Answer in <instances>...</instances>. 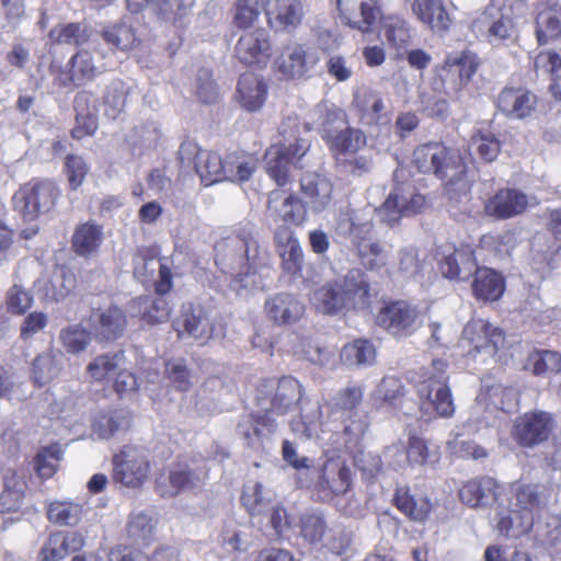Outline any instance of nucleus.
Returning <instances> with one entry per match:
<instances>
[{
    "mask_svg": "<svg viewBox=\"0 0 561 561\" xmlns=\"http://www.w3.org/2000/svg\"><path fill=\"white\" fill-rule=\"evenodd\" d=\"M425 206V196L413 190L397 186L387 199L374 210L369 207L342 209L336 218V231L351 238V241L357 244L365 241L373 232V213L376 214L380 222L393 227L402 217L419 214Z\"/></svg>",
    "mask_w": 561,
    "mask_h": 561,
    "instance_id": "obj_1",
    "label": "nucleus"
},
{
    "mask_svg": "<svg viewBox=\"0 0 561 561\" xmlns=\"http://www.w3.org/2000/svg\"><path fill=\"white\" fill-rule=\"evenodd\" d=\"M215 263L224 273L230 274L231 288L241 294L254 287V274L266 257V250L259 244L251 222L238 226L233 236L215 247Z\"/></svg>",
    "mask_w": 561,
    "mask_h": 561,
    "instance_id": "obj_2",
    "label": "nucleus"
},
{
    "mask_svg": "<svg viewBox=\"0 0 561 561\" xmlns=\"http://www.w3.org/2000/svg\"><path fill=\"white\" fill-rule=\"evenodd\" d=\"M371 289L365 273L358 268L342 278L317 288L311 296L314 308L325 314L343 310H364L370 306Z\"/></svg>",
    "mask_w": 561,
    "mask_h": 561,
    "instance_id": "obj_3",
    "label": "nucleus"
},
{
    "mask_svg": "<svg viewBox=\"0 0 561 561\" xmlns=\"http://www.w3.org/2000/svg\"><path fill=\"white\" fill-rule=\"evenodd\" d=\"M413 163L422 173H432L439 179H447L448 186H456L462 193L469 191L470 184L466 179L467 169L456 151L440 144H425L413 152Z\"/></svg>",
    "mask_w": 561,
    "mask_h": 561,
    "instance_id": "obj_4",
    "label": "nucleus"
},
{
    "mask_svg": "<svg viewBox=\"0 0 561 561\" xmlns=\"http://www.w3.org/2000/svg\"><path fill=\"white\" fill-rule=\"evenodd\" d=\"M282 140L273 145L265 153L266 172L283 186L288 181L289 164H296L310 148L308 139L299 137L297 117L288 116L279 127Z\"/></svg>",
    "mask_w": 561,
    "mask_h": 561,
    "instance_id": "obj_5",
    "label": "nucleus"
},
{
    "mask_svg": "<svg viewBox=\"0 0 561 561\" xmlns=\"http://www.w3.org/2000/svg\"><path fill=\"white\" fill-rule=\"evenodd\" d=\"M447 364L443 359H433L426 368L423 379L416 386L422 417L435 415L450 417L455 412L454 399L447 385Z\"/></svg>",
    "mask_w": 561,
    "mask_h": 561,
    "instance_id": "obj_6",
    "label": "nucleus"
},
{
    "mask_svg": "<svg viewBox=\"0 0 561 561\" xmlns=\"http://www.w3.org/2000/svg\"><path fill=\"white\" fill-rule=\"evenodd\" d=\"M209 468L203 458L180 461L164 469L156 479V491L162 497L181 492H197L208 480Z\"/></svg>",
    "mask_w": 561,
    "mask_h": 561,
    "instance_id": "obj_7",
    "label": "nucleus"
},
{
    "mask_svg": "<svg viewBox=\"0 0 561 561\" xmlns=\"http://www.w3.org/2000/svg\"><path fill=\"white\" fill-rule=\"evenodd\" d=\"M301 385L294 377H283L279 380L266 379L261 381L256 390V402L260 412L273 417L284 415L301 399Z\"/></svg>",
    "mask_w": 561,
    "mask_h": 561,
    "instance_id": "obj_8",
    "label": "nucleus"
},
{
    "mask_svg": "<svg viewBox=\"0 0 561 561\" xmlns=\"http://www.w3.org/2000/svg\"><path fill=\"white\" fill-rule=\"evenodd\" d=\"M60 196L57 184L50 180H32L24 184L14 195L15 210L26 221L50 211Z\"/></svg>",
    "mask_w": 561,
    "mask_h": 561,
    "instance_id": "obj_9",
    "label": "nucleus"
},
{
    "mask_svg": "<svg viewBox=\"0 0 561 561\" xmlns=\"http://www.w3.org/2000/svg\"><path fill=\"white\" fill-rule=\"evenodd\" d=\"M151 471L148 453L138 446H124L113 458V479L127 488H140Z\"/></svg>",
    "mask_w": 561,
    "mask_h": 561,
    "instance_id": "obj_10",
    "label": "nucleus"
},
{
    "mask_svg": "<svg viewBox=\"0 0 561 561\" xmlns=\"http://www.w3.org/2000/svg\"><path fill=\"white\" fill-rule=\"evenodd\" d=\"M300 534L308 542H321L334 554H342L350 545L347 535L341 529L328 528L323 514L318 511H307L301 515Z\"/></svg>",
    "mask_w": 561,
    "mask_h": 561,
    "instance_id": "obj_11",
    "label": "nucleus"
},
{
    "mask_svg": "<svg viewBox=\"0 0 561 561\" xmlns=\"http://www.w3.org/2000/svg\"><path fill=\"white\" fill-rule=\"evenodd\" d=\"M473 27L485 33L493 45L514 43L518 37L516 22L510 12L490 3L473 22Z\"/></svg>",
    "mask_w": 561,
    "mask_h": 561,
    "instance_id": "obj_12",
    "label": "nucleus"
},
{
    "mask_svg": "<svg viewBox=\"0 0 561 561\" xmlns=\"http://www.w3.org/2000/svg\"><path fill=\"white\" fill-rule=\"evenodd\" d=\"M352 485L351 470L337 459H329L317 471L313 491L322 502H331L347 493Z\"/></svg>",
    "mask_w": 561,
    "mask_h": 561,
    "instance_id": "obj_13",
    "label": "nucleus"
},
{
    "mask_svg": "<svg viewBox=\"0 0 561 561\" xmlns=\"http://www.w3.org/2000/svg\"><path fill=\"white\" fill-rule=\"evenodd\" d=\"M556 427L551 413L533 411L523 414L514 422L512 435L524 447H534L546 442Z\"/></svg>",
    "mask_w": 561,
    "mask_h": 561,
    "instance_id": "obj_14",
    "label": "nucleus"
},
{
    "mask_svg": "<svg viewBox=\"0 0 561 561\" xmlns=\"http://www.w3.org/2000/svg\"><path fill=\"white\" fill-rule=\"evenodd\" d=\"M462 341L472 348L470 354H484L488 357L494 356L504 345V332L483 319H473L467 323L462 331Z\"/></svg>",
    "mask_w": 561,
    "mask_h": 561,
    "instance_id": "obj_15",
    "label": "nucleus"
},
{
    "mask_svg": "<svg viewBox=\"0 0 561 561\" xmlns=\"http://www.w3.org/2000/svg\"><path fill=\"white\" fill-rule=\"evenodd\" d=\"M272 53L270 33L263 27L244 31L234 45V56L243 65L265 66Z\"/></svg>",
    "mask_w": 561,
    "mask_h": 561,
    "instance_id": "obj_16",
    "label": "nucleus"
},
{
    "mask_svg": "<svg viewBox=\"0 0 561 561\" xmlns=\"http://www.w3.org/2000/svg\"><path fill=\"white\" fill-rule=\"evenodd\" d=\"M340 16L352 28L369 33L381 20L378 0H335Z\"/></svg>",
    "mask_w": 561,
    "mask_h": 561,
    "instance_id": "obj_17",
    "label": "nucleus"
},
{
    "mask_svg": "<svg viewBox=\"0 0 561 561\" xmlns=\"http://www.w3.org/2000/svg\"><path fill=\"white\" fill-rule=\"evenodd\" d=\"M479 66L471 51H456L447 56L443 68V82L448 95H456L472 78Z\"/></svg>",
    "mask_w": 561,
    "mask_h": 561,
    "instance_id": "obj_18",
    "label": "nucleus"
},
{
    "mask_svg": "<svg viewBox=\"0 0 561 561\" xmlns=\"http://www.w3.org/2000/svg\"><path fill=\"white\" fill-rule=\"evenodd\" d=\"M548 503L546 489L538 484H523L515 488L508 505L513 514L527 517L533 525Z\"/></svg>",
    "mask_w": 561,
    "mask_h": 561,
    "instance_id": "obj_19",
    "label": "nucleus"
},
{
    "mask_svg": "<svg viewBox=\"0 0 561 561\" xmlns=\"http://www.w3.org/2000/svg\"><path fill=\"white\" fill-rule=\"evenodd\" d=\"M533 204H537L534 197L515 188H503L485 202L484 210L496 219H507L522 214Z\"/></svg>",
    "mask_w": 561,
    "mask_h": 561,
    "instance_id": "obj_20",
    "label": "nucleus"
},
{
    "mask_svg": "<svg viewBox=\"0 0 561 561\" xmlns=\"http://www.w3.org/2000/svg\"><path fill=\"white\" fill-rule=\"evenodd\" d=\"M71 79L77 84L92 81L110 69V62L103 50L98 47L81 49L70 59Z\"/></svg>",
    "mask_w": 561,
    "mask_h": 561,
    "instance_id": "obj_21",
    "label": "nucleus"
},
{
    "mask_svg": "<svg viewBox=\"0 0 561 561\" xmlns=\"http://www.w3.org/2000/svg\"><path fill=\"white\" fill-rule=\"evenodd\" d=\"M90 319L94 337L99 341H115L123 336L127 327V317L117 306L98 309Z\"/></svg>",
    "mask_w": 561,
    "mask_h": 561,
    "instance_id": "obj_22",
    "label": "nucleus"
},
{
    "mask_svg": "<svg viewBox=\"0 0 561 561\" xmlns=\"http://www.w3.org/2000/svg\"><path fill=\"white\" fill-rule=\"evenodd\" d=\"M496 106L508 118L524 119L535 112L537 96L523 87L504 88L497 95Z\"/></svg>",
    "mask_w": 561,
    "mask_h": 561,
    "instance_id": "obj_23",
    "label": "nucleus"
},
{
    "mask_svg": "<svg viewBox=\"0 0 561 561\" xmlns=\"http://www.w3.org/2000/svg\"><path fill=\"white\" fill-rule=\"evenodd\" d=\"M417 311L405 301H394L386 306L378 314L379 325L393 335H407L416 328Z\"/></svg>",
    "mask_w": 561,
    "mask_h": 561,
    "instance_id": "obj_24",
    "label": "nucleus"
},
{
    "mask_svg": "<svg viewBox=\"0 0 561 561\" xmlns=\"http://www.w3.org/2000/svg\"><path fill=\"white\" fill-rule=\"evenodd\" d=\"M319 58L304 45H288L282 51L277 65L278 70L289 78H301L314 68Z\"/></svg>",
    "mask_w": 561,
    "mask_h": 561,
    "instance_id": "obj_25",
    "label": "nucleus"
},
{
    "mask_svg": "<svg viewBox=\"0 0 561 561\" xmlns=\"http://www.w3.org/2000/svg\"><path fill=\"white\" fill-rule=\"evenodd\" d=\"M173 325L179 336L186 333L191 337L202 342L219 335V332H216L206 312L202 308H193L192 306L183 308L181 318L178 319Z\"/></svg>",
    "mask_w": 561,
    "mask_h": 561,
    "instance_id": "obj_26",
    "label": "nucleus"
},
{
    "mask_svg": "<svg viewBox=\"0 0 561 561\" xmlns=\"http://www.w3.org/2000/svg\"><path fill=\"white\" fill-rule=\"evenodd\" d=\"M411 11L420 23L435 33L447 31L451 24L442 0H412Z\"/></svg>",
    "mask_w": 561,
    "mask_h": 561,
    "instance_id": "obj_27",
    "label": "nucleus"
},
{
    "mask_svg": "<svg viewBox=\"0 0 561 561\" xmlns=\"http://www.w3.org/2000/svg\"><path fill=\"white\" fill-rule=\"evenodd\" d=\"M84 546V537L77 533L56 531L50 534L39 551L42 561H60L69 553Z\"/></svg>",
    "mask_w": 561,
    "mask_h": 561,
    "instance_id": "obj_28",
    "label": "nucleus"
},
{
    "mask_svg": "<svg viewBox=\"0 0 561 561\" xmlns=\"http://www.w3.org/2000/svg\"><path fill=\"white\" fill-rule=\"evenodd\" d=\"M496 489L497 483L493 478L480 477L466 482L459 490V497L470 507H488L497 499Z\"/></svg>",
    "mask_w": 561,
    "mask_h": 561,
    "instance_id": "obj_29",
    "label": "nucleus"
},
{
    "mask_svg": "<svg viewBox=\"0 0 561 561\" xmlns=\"http://www.w3.org/2000/svg\"><path fill=\"white\" fill-rule=\"evenodd\" d=\"M307 129H318L324 140L331 130H337L347 123L346 113L328 102L317 104L308 115Z\"/></svg>",
    "mask_w": 561,
    "mask_h": 561,
    "instance_id": "obj_30",
    "label": "nucleus"
},
{
    "mask_svg": "<svg viewBox=\"0 0 561 561\" xmlns=\"http://www.w3.org/2000/svg\"><path fill=\"white\" fill-rule=\"evenodd\" d=\"M75 287V276L65 270L54 273L51 277H43L35 282L38 298L45 302H58L62 300Z\"/></svg>",
    "mask_w": 561,
    "mask_h": 561,
    "instance_id": "obj_31",
    "label": "nucleus"
},
{
    "mask_svg": "<svg viewBox=\"0 0 561 561\" xmlns=\"http://www.w3.org/2000/svg\"><path fill=\"white\" fill-rule=\"evenodd\" d=\"M265 311L274 322L288 324L302 317L305 306L290 294H278L265 301Z\"/></svg>",
    "mask_w": 561,
    "mask_h": 561,
    "instance_id": "obj_32",
    "label": "nucleus"
},
{
    "mask_svg": "<svg viewBox=\"0 0 561 561\" xmlns=\"http://www.w3.org/2000/svg\"><path fill=\"white\" fill-rule=\"evenodd\" d=\"M237 91L241 107L248 112H256L266 100L267 85L257 75L245 72L239 79Z\"/></svg>",
    "mask_w": 561,
    "mask_h": 561,
    "instance_id": "obj_33",
    "label": "nucleus"
},
{
    "mask_svg": "<svg viewBox=\"0 0 561 561\" xmlns=\"http://www.w3.org/2000/svg\"><path fill=\"white\" fill-rule=\"evenodd\" d=\"M300 186L312 210L322 211L330 205L333 185L327 178L316 173L305 174Z\"/></svg>",
    "mask_w": 561,
    "mask_h": 561,
    "instance_id": "obj_34",
    "label": "nucleus"
},
{
    "mask_svg": "<svg viewBox=\"0 0 561 561\" xmlns=\"http://www.w3.org/2000/svg\"><path fill=\"white\" fill-rule=\"evenodd\" d=\"M265 14L273 27H295L301 21L302 7L298 0H266Z\"/></svg>",
    "mask_w": 561,
    "mask_h": 561,
    "instance_id": "obj_35",
    "label": "nucleus"
},
{
    "mask_svg": "<svg viewBox=\"0 0 561 561\" xmlns=\"http://www.w3.org/2000/svg\"><path fill=\"white\" fill-rule=\"evenodd\" d=\"M329 133L324 142L330 151L336 156V159L339 156L355 153L366 145V136L364 133L357 128L351 127L348 123L340 129Z\"/></svg>",
    "mask_w": 561,
    "mask_h": 561,
    "instance_id": "obj_36",
    "label": "nucleus"
},
{
    "mask_svg": "<svg viewBox=\"0 0 561 561\" xmlns=\"http://www.w3.org/2000/svg\"><path fill=\"white\" fill-rule=\"evenodd\" d=\"M77 126L72 129L75 138L92 135L96 130V100L91 92H79L75 98Z\"/></svg>",
    "mask_w": 561,
    "mask_h": 561,
    "instance_id": "obj_37",
    "label": "nucleus"
},
{
    "mask_svg": "<svg viewBox=\"0 0 561 561\" xmlns=\"http://www.w3.org/2000/svg\"><path fill=\"white\" fill-rule=\"evenodd\" d=\"M476 270L477 262L469 248L455 250L440 263L442 274L449 279L467 280Z\"/></svg>",
    "mask_w": 561,
    "mask_h": 561,
    "instance_id": "obj_38",
    "label": "nucleus"
},
{
    "mask_svg": "<svg viewBox=\"0 0 561 561\" xmlns=\"http://www.w3.org/2000/svg\"><path fill=\"white\" fill-rule=\"evenodd\" d=\"M25 482L12 469H7L2 476V491L0 493V513L16 512L23 504Z\"/></svg>",
    "mask_w": 561,
    "mask_h": 561,
    "instance_id": "obj_39",
    "label": "nucleus"
},
{
    "mask_svg": "<svg viewBox=\"0 0 561 561\" xmlns=\"http://www.w3.org/2000/svg\"><path fill=\"white\" fill-rule=\"evenodd\" d=\"M276 428L274 417L260 412L256 416H245L238 424V433L251 447H256L262 439L272 434Z\"/></svg>",
    "mask_w": 561,
    "mask_h": 561,
    "instance_id": "obj_40",
    "label": "nucleus"
},
{
    "mask_svg": "<svg viewBox=\"0 0 561 561\" xmlns=\"http://www.w3.org/2000/svg\"><path fill=\"white\" fill-rule=\"evenodd\" d=\"M103 242V227L94 221L77 226L72 236V248L80 256L95 253Z\"/></svg>",
    "mask_w": 561,
    "mask_h": 561,
    "instance_id": "obj_41",
    "label": "nucleus"
},
{
    "mask_svg": "<svg viewBox=\"0 0 561 561\" xmlns=\"http://www.w3.org/2000/svg\"><path fill=\"white\" fill-rule=\"evenodd\" d=\"M126 365V357L123 351L106 353L96 356L87 366V375L98 382L111 381L118 369Z\"/></svg>",
    "mask_w": 561,
    "mask_h": 561,
    "instance_id": "obj_42",
    "label": "nucleus"
},
{
    "mask_svg": "<svg viewBox=\"0 0 561 561\" xmlns=\"http://www.w3.org/2000/svg\"><path fill=\"white\" fill-rule=\"evenodd\" d=\"M129 426V412L122 409L98 415L93 421L92 431L99 438L110 439L125 433Z\"/></svg>",
    "mask_w": 561,
    "mask_h": 561,
    "instance_id": "obj_43",
    "label": "nucleus"
},
{
    "mask_svg": "<svg viewBox=\"0 0 561 561\" xmlns=\"http://www.w3.org/2000/svg\"><path fill=\"white\" fill-rule=\"evenodd\" d=\"M87 511L83 504L70 500L53 501L47 507V518L58 526H77Z\"/></svg>",
    "mask_w": 561,
    "mask_h": 561,
    "instance_id": "obj_44",
    "label": "nucleus"
},
{
    "mask_svg": "<svg viewBox=\"0 0 561 561\" xmlns=\"http://www.w3.org/2000/svg\"><path fill=\"white\" fill-rule=\"evenodd\" d=\"M473 274V293L478 298L494 301L502 296L504 279L499 273L488 267H477Z\"/></svg>",
    "mask_w": 561,
    "mask_h": 561,
    "instance_id": "obj_45",
    "label": "nucleus"
},
{
    "mask_svg": "<svg viewBox=\"0 0 561 561\" xmlns=\"http://www.w3.org/2000/svg\"><path fill=\"white\" fill-rule=\"evenodd\" d=\"M280 191H273L268 198V209L276 213L285 224L300 225L306 218V208L300 199L293 195L283 198L280 208L276 203L282 198Z\"/></svg>",
    "mask_w": 561,
    "mask_h": 561,
    "instance_id": "obj_46",
    "label": "nucleus"
},
{
    "mask_svg": "<svg viewBox=\"0 0 561 561\" xmlns=\"http://www.w3.org/2000/svg\"><path fill=\"white\" fill-rule=\"evenodd\" d=\"M156 522L147 512H133L129 515L126 531L133 543L145 547L154 539Z\"/></svg>",
    "mask_w": 561,
    "mask_h": 561,
    "instance_id": "obj_47",
    "label": "nucleus"
},
{
    "mask_svg": "<svg viewBox=\"0 0 561 561\" xmlns=\"http://www.w3.org/2000/svg\"><path fill=\"white\" fill-rule=\"evenodd\" d=\"M561 35V7L553 5L542 9L536 19V36L539 45Z\"/></svg>",
    "mask_w": 561,
    "mask_h": 561,
    "instance_id": "obj_48",
    "label": "nucleus"
},
{
    "mask_svg": "<svg viewBox=\"0 0 561 561\" xmlns=\"http://www.w3.org/2000/svg\"><path fill=\"white\" fill-rule=\"evenodd\" d=\"M533 524L519 514L511 512V505L506 511H499L494 517L495 530L506 538H519L526 535L531 528Z\"/></svg>",
    "mask_w": 561,
    "mask_h": 561,
    "instance_id": "obj_49",
    "label": "nucleus"
},
{
    "mask_svg": "<svg viewBox=\"0 0 561 561\" xmlns=\"http://www.w3.org/2000/svg\"><path fill=\"white\" fill-rule=\"evenodd\" d=\"M376 347L368 340H355L342 348L341 358L348 366L365 367L376 362Z\"/></svg>",
    "mask_w": 561,
    "mask_h": 561,
    "instance_id": "obj_50",
    "label": "nucleus"
},
{
    "mask_svg": "<svg viewBox=\"0 0 561 561\" xmlns=\"http://www.w3.org/2000/svg\"><path fill=\"white\" fill-rule=\"evenodd\" d=\"M383 37L387 43L396 49L405 48L411 41V27L409 23L398 15L382 16Z\"/></svg>",
    "mask_w": 561,
    "mask_h": 561,
    "instance_id": "obj_51",
    "label": "nucleus"
},
{
    "mask_svg": "<svg viewBox=\"0 0 561 561\" xmlns=\"http://www.w3.org/2000/svg\"><path fill=\"white\" fill-rule=\"evenodd\" d=\"M128 94L129 87L121 79H113L107 84L103 104L104 113L108 118L115 119L125 111Z\"/></svg>",
    "mask_w": 561,
    "mask_h": 561,
    "instance_id": "obj_52",
    "label": "nucleus"
},
{
    "mask_svg": "<svg viewBox=\"0 0 561 561\" xmlns=\"http://www.w3.org/2000/svg\"><path fill=\"white\" fill-rule=\"evenodd\" d=\"M226 180L231 182H245L256 170L255 157L245 153H229L226 156Z\"/></svg>",
    "mask_w": 561,
    "mask_h": 561,
    "instance_id": "obj_53",
    "label": "nucleus"
},
{
    "mask_svg": "<svg viewBox=\"0 0 561 561\" xmlns=\"http://www.w3.org/2000/svg\"><path fill=\"white\" fill-rule=\"evenodd\" d=\"M360 110V121L366 125L383 126L389 124L390 116L386 112L383 101L377 95H364L355 99Z\"/></svg>",
    "mask_w": 561,
    "mask_h": 561,
    "instance_id": "obj_54",
    "label": "nucleus"
},
{
    "mask_svg": "<svg viewBox=\"0 0 561 561\" xmlns=\"http://www.w3.org/2000/svg\"><path fill=\"white\" fill-rule=\"evenodd\" d=\"M59 354L47 351L39 354L32 365V379L38 386H44L55 379L60 370Z\"/></svg>",
    "mask_w": 561,
    "mask_h": 561,
    "instance_id": "obj_55",
    "label": "nucleus"
},
{
    "mask_svg": "<svg viewBox=\"0 0 561 561\" xmlns=\"http://www.w3.org/2000/svg\"><path fill=\"white\" fill-rule=\"evenodd\" d=\"M364 390L360 386H347L340 390L331 400L330 407L333 413H341L347 419L357 416L356 409L362 403Z\"/></svg>",
    "mask_w": 561,
    "mask_h": 561,
    "instance_id": "obj_56",
    "label": "nucleus"
},
{
    "mask_svg": "<svg viewBox=\"0 0 561 561\" xmlns=\"http://www.w3.org/2000/svg\"><path fill=\"white\" fill-rule=\"evenodd\" d=\"M396 506L408 517L415 522H424L432 508L425 497H415L408 490H398L394 497Z\"/></svg>",
    "mask_w": 561,
    "mask_h": 561,
    "instance_id": "obj_57",
    "label": "nucleus"
},
{
    "mask_svg": "<svg viewBox=\"0 0 561 561\" xmlns=\"http://www.w3.org/2000/svg\"><path fill=\"white\" fill-rule=\"evenodd\" d=\"M226 157L222 159L215 152L205 151L201 156V164L196 173L206 186L226 180Z\"/></svg>",
    "mask_w": 561,
    "mask_h": 561,
    "instance_id": "obj_58",
    "label": "nucleus"
},
{
    "mask_svg": "<svg viewBox=\"0 0 561 561\" xmlns=\"http://www.w3.org/2000/svg\"><path fill=\"white\" fill-rule=\"evenodd\" d=\"M193 4L194 0H154L150 9L160 19L178 24L190 14Z\"/></svg>",
    "mask_w": 561,
    "mask_h": 561,
    "instance_id": "obj_59",
    "label": "nucleus"
},
{
    "mask_svg": "<svg viewBox=\"0 0 561 561\" xmlns=\"http://www.w3.org/2000/svg\"><path fill=\"white\" fill-rule=\"evenodd\" d=\"M355 247L360 264L366 270L378 272L387 266L389 254L380 242H366L365 240Z\"/></svg>",
    "mask_w": 561,
    "mask_h": 561,
    "instance_id": "obj_60",
    "label": "nucleus"
},
{
    "mask_svg": "<svg viewBox=\"0 0 561 561\" xmlns=\"http://www.w3.org/2000/svg\"><path fill=\"white\" fill-rule=\"evenodd\" d=\"M102 36L106 44L123 51L130 50L139 44L134 28L125 22L105 27Z\"/></svg>",
    "mask_w": 561,
    "mask_h": 561,
    "instance_id": "obj_61",
    "label": "nucleus"
},
{
    "mask_svg": "<svg viewBox=\"0 0 561 561\" xmlns=\"http://www.w3.org/2000/svg\"><path fill=\"white\" fill-rule=\"evenodd\" d=\"M135 301L142 311V319L147 323H163L169 320L172 307L163 296L138 297Z\"/></svg>",
    "mask_w": 561,
    "mask_h": 561,
    "instance_id": "obj_62",
    "label": "nucleus"
},
{
    "mask_svg": "<svg viewBox=\"0 0 561 561\" xmlns=\"http://www.w3.org/2000/svg\"><path fill=\"white\" fill-rule=\"evenodd\" d=\"M494 420V410L485 400V396L481 392L477 396L476 402L469 410V416L465 421L463 426L471 433H477L488 427Z\"/></svg>",
    "mask_w": 561,
    "mask_h": 561,
    "instance_id": "obj_63",
    "label": "nucleus"
},
{
    "mask_svg": "<svg viewBox=\"0 0 561 561\" xmlns=\"http://www.w3.org/2000/svg\"><path fill=\"white\" fill-rule=\"evenodd\" d=\"M49 38L53 43L64 45H82L89 39V33L80 23L59 24L50 30Z\"/></svg>",
    "mask_w": 561,
    "mask_h": 561,
    "instance_id": "obj_64",
    "label": "nucleus"
}]
</instances>
